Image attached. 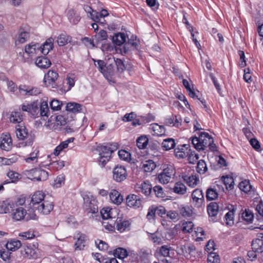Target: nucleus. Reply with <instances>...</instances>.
<instances>
[{
    "label": "nucleus",
    "mask_w": 263,
    "mask_h": 263,
    "mask_svg": "<svg viewBox=\"0 0 263 263\" xmlns=\"http://www.w3.org/2000/svg\"><path fill=\"white\" fill-rule=\"evenodd\" d=\"M45 195L41 191L35 192L31 198V203L33 209L40 213L48 214L53 209L52 202L45 200Z\"/></svg>",
    "instance_id": "1"
},
{
    "label": "nucleus",
    "mask_w": 263,
    "mask_h": 263,
    "mask_svg": "<svg viewBox=\"0 0 263 263\" xmlns=\"http://www.w3.org/2000/svg\"><path fill=\"white\" fill-rule=\"evenodd\" d=\"M118 147V144L117 143H108L99 145L97 148V151L99 152V164L103 167L107 162L109 160L111 154L116 151Z\"/></svg>",
    "instance_id": "2"
},
{
    "label": "nucleus",
    "mask_w": 263,
    "mask_h": 263,
    "mask_svg": "<svg viewBox=\"0 0 263 263\" xmlns=\"http://www.w3.org/2000/svg\"><path fill=\"white\" fill-rule=\"evenodd\" d=\"M214 142L213 138L208 133L202 132L199 137H195L192 139V142L195 148L199 151L211 145Z\"/></svg>",
    "instance_id": "3"
},
{
    "label": "nucleus",
    "mask_w": 263,
    "mask_h": 263,
    "mask_svg": "<svg viewBox=\"0 0 263 263\" xmlns=\"http://www.w3.org/2000/svg\"><path fill=\"white\" fill-rule=\"evenodd\" d=\"M15 132L17 137L20 140H26L25 146H31L33 144L35 140V135L32 132L29 133L25 126L20 124L17 125Z\"/></svg>",
    "instance_id": "4"
},
{
    "label": "nucleus",
    "mask_w": 263,
    "mask_h": 263,
    "mask_svg": "<svg viewBox=\"0 0 263 263\" xmlns=\"http://www.w3.org/2000/svg\"><path fill=\"white\" fill-rule=\"evenodd\" d=\"M175 170L170 164H164L162 166V171L157 175V178L162 184H167L175 175Z\"/></svg>",
    "instance_id": "5"
},
{
    "label": "nucleus",
    "mask_w": 263,
    "mask_h": 263,
    "mask_svg": "<svg viewBox=\"0 0 263 263\" xmlns=\"http://www.w3.org/2000/svg\"><path fill=\"white\" fill-rule=\"evenodd\" d=\"M189 147L186 144L182 145V158H186L189 163L195 164L199 159V156L189 148Z\"/></svg>",
    "instance_id": "6"
},
{
    "label": "nucleus",
    "mask_w": 263,
    "mask_h": 263,
    "mask_svg": "<svg viewBox=\"0 0 263 263\" xmlns=\"http://www.w3.org/2000/svg\"><path fill=\"white\" fill-rule=\"evenodd\" d=\"M59 78V73L57 71L49 70L44 77L43 82L47 86H51L52 88H56L55 82Z\"/></svg>",
    "instance_id": "7"
},
{
    "label": "nucleus",
    "mask_w": 263,
    "mask_h": 263,
    "mask_svg": "<svg viewBox=\"0 0 263 263\" xmlns=\"http://www.w3.org/2000/svg\"><path fill=\"white\" fill-rule=\"evenodd\" d=\"M127 171L124 166L117 165L113 170V178L118 182L124 180L127 177Z\"/></svg>",
    "instance_id": "8"
},
{
    "label": "nucleus",
    "mask_w": 263,
    "mask_h": 263,
    "mask_svg": "<svg viewBox=\"0 0 263 263\" xmlns=\"http://www.w3.org/2000/svg\"><path fill=\"white\" fill-rule=\"evenodd\" d=\"M126 204L130 208L138 209L141 206L142 200L138 195L130 194L126 197Z\"/></svg>",
    "instance_id": "9"
},
{
    "label": "nucleus",
    "mask_w": 263,
    "mask_h": 263,
    "mask_svg": "<svg viewBox=\"0 0 263 263\" xmlns=\"http://www.w3.org/2000/svg\"><path fill=\"white\" fill-rule=\"evenodd\" d=\"M15 206H16L14 202L10 199L1 201H0V214L11 213Z\"/></svg>",
    "instance_id": "10"
},
{
    "label": "nucleus",
    "mask_w": 263,
    "mask_h": 263,
    "mask_svg": "<svg viewBox=\"0 0 263 263\" xmlns=\"http://www.w3.org/2000/svg\"><path fill=\"white\" fill-rule=\"evenodd\" d=\"M12 140L10 134H3L1 136L0 147L2 150L9 151L12 147Z\"/></svg>",
    "instance_id": "11"
},
{
    "label": "nucleus",
    "mask_w": 263,
    "mask_h": 263,
    "mask_svg": "<svg viewBox=\"0 0 263 263\" xmlns=\"http://www.w3.org/2000/svg\"><path fill=\"white\" fill-rule=\"evenodd\" d=\"M193 200L197 207H200L204 202V196L202 190L196 189L192 194Z\"/></svg>",
    "instance_id": "12"
},
{
    "label": "nucleus",
    "mask_w": 263,
    "mask_h": 263,
    "mask_svg": "<svg viewBox=\"0 0 263 263\" xmlns=\"http://www.w3.org/2000/svg\"><path fill=\"white\" fill-rule=\"evenodd\" d=\"M55 121L56 123L58 125H65L67 124L68 122V119L64 116L62 115H58L54 116L51 115L50 118L48 119V122H47V126H52V121Z\"/></svg>",
    "instance_id": "13"
},
{
    "label": "nucleus",
    "mask_w": 263,
    "mask_h": 263,
    "mask_svg": "<svg viewBox=\"0 0 263 263\" xmlns=\"http://www.w3.org/2000/svg\"><path fill=\"white\" fill-rule=\"evenodd\" d=\"M11 216L13 220L15 221H20L24 219L26 215L27 212L23 207H16L12 210Z\"/></svg>",
    "instance_id": "14"
},
{
    "label": "nucleus",
    "mask_w": 263,
    "mask_h": 263,
    "mask_svg": "<svg viewBox=\"0 0 263 263\" xmlns=\"http://www.w3.org/2000/svg\"><path fill=\"white\" fill-rule=\"evenodd\" d=\"M84 204L87 207V210L88 213L95 214L98 212V207L97 204V201L95 199L89 200L88 198H84Z\"/></svg>",
    "instance_id": "15"
},
{
    "label": "nucleus",
    "mask_w": 263,
    "mask_h": 263,
    "mask_svg": "<svg viewBox=\"0 0 263 263\" xmlns=\"http://www.w3.org/2000/svg\"><path fill=\"white\" fill-rule=\"evenodd\" d=\"M74 238L77 239L75 243L76 249L79 250H83L86 245L87 236L84 234L78 233Z\"/></svg>",
    "instance_id": "16"
},
{
    "label": "nucleus",
    "mask_w": 263,
    "mask_h": 263,
    "mask_svg": "<svg viewBox=\"0 0 263 263\" xmlns=\"http://www.w3.org/2000/svg\"><path fill=\"white\" fill-rule=\"evenodd\" d=\"M35 65L41 69H47L51 65V61L47 57L41 56L37 57L35 61Z\"/></svg>",
    "instance_id": "17"
},
{
    "label": "nucleus",
    "mask_w": 263,
    "mask_h": 263,
    "mask_svg": "<svg viewBox=\"0 0 263 263\" xmlns=\"http://www.w3.org/2000/svg\"><path fill=\"white\" fill-rule=\"evenodd\" d=\"M34 176L32 178L33 181H41L46 180L48 177V173L44 170L36 168L33 171Z\"/></svg>",
    "instance_id": "18"
},
{
    "label": "nucleus",
    "mask_w": 263,
    "mask_h": 263,
    "mask_svg": "<svg viewBox=\"0 0 263 263\" xmlns=\"http://www.w3.org/2000/svg\"><path fill=\"white\" fill-rule=\"evenodd\" d=\"M54 39L49 37L46 40L40 48L41 52L44 55H47L53 48Z\"/></svg>",
    "instance_id": "19"
},
{
    "label": "nucleus",
    "mask_w": 263,
    "mask_h": 263,
    "mask_svg": "<svg viewBox=\"0 0 263 263\" xmlns=\"http://www.w3.org/2000/svg\"><path fill=\"white\" fill-rule=\"evenodd\" d=\"M109 195L111 202L116 204H121L123 200V196L116 190H111Z\"/></svg>",
    "instance_id": "20"
},
{
    "label": "nucleus",
    "mask_w": 263,
    "mask_h": 263,
    "mask_svg": "<svg viewBox=\"0 0 263 263\" xmlns=\"http://www.w3.org/2000/svg\"><path fill=\"white\" fill-rule=\"evenodd\" d=\"M40 116L41 117L48 118L50 115V111L49 109L48 104L47 101H43L40 105Z\"/></svg>",
    "instance_id": "21"
},
{
    "label": "nucleus",
    "mask_w": 263,
    "mask_h": 263,
    "mask_svg": "<svg viewBox=\"0 0 263 263\" xmlns=\"http://www.w3.org/2000/svg\"><path fill=\"white\" fill-rule=\"evenodd\" d=\"M112 40L115 45L117 46H121L126 42V35L123 32H119L112 38Z\"/></svg>",
    "instance_id": "22"
},
{
    "label": "nucleus",
    "mask_w": 263,
    "mask_h": 263,
    "mask_svg": "<svg viewBox=\"0 0 263 263\" xmlns=\"http://www.w3.org/2000/svg\"><path fill=\"white\" fill-rule=\"evenodd\" d=\"M22 246L21 242L17 239H11L8 241L6 245V248L10 250V251L14 252L18 250Z\"/></svg>",
    "instance_id": "23"
},
{
    "label": "nucleus",
    "mask_w": 263,
    "mask_h": 263,
    "mask_svg": "<svg viewBox=\"0 0 263 263\" xmlns=\"http://www.w3.org/2000/svg\"><path fill=\"white\" fill-rule=\"evenodd\" d=\"M95 63H97L98 69L100 72H101L104 77H107L110 76V73L107 70V68L106 67V64L103 60H96L93 59Z\"/></svg>",
    "instance_id": "24"
},
{
    "label": "nucleus",
    "mask_w": 263,
    "mask_h": 263,
    "mask_svg": "<svg viewBox=\"0 0 263 263\" xmlns=\"http://www.w3.org/2000/svg\"><path fill=\"white\" fill-rule=\"evenodd\" d=\"M151 128L154 132L153 135L154 136H162L165 134V129L163 125L155 123L151 125Z\"/></svg>",
    "instance_id": "25"
},
{
    "label": "nucleus",
    "mask_w": 263,
    "mask_h": 263,
    "mask_svg": "<svg viewBox=\"0 0 263 263\" xmlns=\"http://www.w3.org/2000/svg\"><path fill=\"white\" fill-rule=\"evenodd\" d=\"M67 16L69 22L73 25L78 24L81 20L80 16L77 14L73 9L68 10Z\"/></svg>",
    "instance_id": "26"
},
{
    "label": "nucleus",
    "mask_w": 263,
    "mask_h": 263,
    "mask_svg": "<svg viewBox=\"0 0 263 263\" xmlns=\"http://www.w3.org/2000/svg\"><path fill=\"white\" fill-rule=\"evenodd\" d=\"M66 109L68 111L76 114L80 112L82 110V105L77 103L69 102L67 103Z\"/></svg>",
    "instance_id": "27"
},
{
    "label": "nucleus",
    "mask_w": 263,
    "mask_h": 263,
    "mask_svg": "<svg viewBox=\"0 0 263 263\" xmlns=\"http://www.w3.org/2000/svg\"><path fill=\"white\" fill-rule=\"evenodd\" d=\"M152 186L151 184L146 182L141 183L140 186L137 189V191L141 192L145 196L150 195L152 193Z\"/></svg>",
    "instance_id": "28"
},
{
    "label": "nucleus",
    "mask_w": 263,
    "mask_h": 263,
    "mask_svg": "<svg viewBox=\"0 0 263 263\" xmlns=\"http://www.w3.org/2000/svg\"><path fill=\"white\" fill-rule=\"evenodd\" d=\"M23 116L21 111H12L10 116V122L13 123H20L23 121Z\"/></svg>",
    "instance_id": "29"
},
{
    "label": "nucleus",
    "mask_w": 263,
    "mask_h": 263,
    "mask_svg": "<svg viewBox=\"0 0 263 263\" xmlns=\"http://www.w3.org/2000/svg\"><path fill=\"white\" fill-rule=\"evenodd\" d=\"M252 248L255 252L261 253L263 252V240L259 238L254 239L252 242Z\"/></svg>",
    "instance_id": "30"
},
{
    "label": "nucleus",
    "mask_w": 263,
    "mask_h": 263,
    "mask_svg": "<svg viewBox=\"0 0 263 263\" xmlns=\"http://www.w3.org/2000/svg\"><path fill=\"white\" fill-rule=\"evenodd\" d=\"M71 37L65 33H62L57 37V43L59 46H64L70 42Z\"/></svg>",
    "instance_id": "31"
},
{
    "label": "nucleus",
    "mask_w": 263,
    "mask_h": 263,
    "mask_svg": "<svg viewBox=\"0 0 263 263\" xmlns=\"http://www.w3.org/2000/svg\"><path fill=\"white\" fill-rule=\"evenodd\" d=\"M180 118H177V116L166 117L164 122V125L168 126H178Z\"/></svg>",
    "instance_id": "32"
},
{
    "label": "nucleus",
    "mask_w": 263,
    "mask_h": 263,
    "mask_svg": "<svg viewBox=\"0 0 263 263\" xmlns=\"http://www.w3.org/2000/svg\"><path fill=\"white\" fill-rule=\"evenodd\" d=\"M182 83L183 86L186 88V90L189 92V96L191 98H195L196 96L195 92L193 90V84L192 83V81L189 80V81L183 79L182 80Z\"/></svg>",
    "instance_id": "33"
},
{
    "label": "nucleus",
    "mask_w": 263,
    "mask_h": 263,
    "mask_svg": "<svg viewBox=\"0 0 263 263\" xmlns=\"http://www.w3.org/2000/svg\"><path fill=\"white\" fill-rule=\"evenodd\" d=\"M156 167V164L152 160L145 161L142 165V168L145 172H152Z\"/></svg>",
    "instance_id": "34"
},
{
    "label": "nucleus",
    "mask_w": 263,
    "mask_h": 263,
    "mask_svg": "<svg viewBox=\"0 0 263 263\" xmlns=\"http://www.w3.org/2000/svg\"><path fill=\"white\" fill-rule=\"evenodd\" d=\"M218 195L217 189L216 186L214 188H209L206 192V198L208 200L216 199Z\"/></svg>",
    "instance_id": "35"
},
{
    "label": "nucleus",
    "mask_w": 263,
    "mask_h": 263,
    "mask_svg": "<svg viewBox=\"0 0 263 263\" xmlns=\"http://www.w3.org/2000/svg\"><path fill=\"white\" fill-rule=\"evenodd\" d=\"M89 10H91L92 12H89L90 13V18L93 21L95 22L98 23L100 24L103 25L104 24L105 20H103V21H101V16L99 15V12L94 11L92 9V8L90 7H87Z\"/></svg>",
    "instance_id": "36"
},
{
    "label": "nucleus",
    "mask_w": 263,
    "mask_h": 263,
    "mask_svg": "<svg viewBox=\"0 0 263 263\" xmlns=\"http://www.w3.org/2000/svg\"><path fill=\"white\" fill-rule=\"evenodd\" d=\"M219 206L216 202H211L208 206L207 210L210 216H215L218 212Z\"/></svg>",
    "instance_id": "37"
},
{
    "label": "nucleus",
    "mask_w": 263,
    "mask_h": 263,
    "mask_svg": "<svg viewBox=\"0 0 263 263\" xmlns=\"http://www.w3.org/2000/svg\"><path fill=\"white\" fill-rule=\"evenodd\" d=\"M175 146V142L173 139L167 138L164 139L162 143V147L164 151H168L173 148Z\"/></svg>",
    "instance_id": "38"
},
{
    "label": "nucleus",
    "mask_w": 263,
    "mask_h": 263,
    "mask_svg": "<svg viewBox=\"0 0 263 263\" xmlns=\"http://www.w3.org/2000/svg\"><path fill=\"white\" fill-rule=\"evenodd\" d=\"M129 226L130 223L128 221L119 220L117 222L116 228L120 232H123L126 231L129 227Z\"/></svg>",
    "instance_id": "39"
},
{
    "label": "nucleus",
    "mask_w": 263,
    "mask_h": 263,
    "mask_svg": "<svg viewBox=\"0 0 263 263\" xmlns=\"http://www.w3.org/2000/svg\"><path fill=\"white\" fill-rule=\"evenodd\" d=\"M114 256L119 259H124L128 256L127 250L123 248H118L114 250Z\"/></svg>",
    "instance_id": "40"
},
{
    "label": "nucleus",
    "mask_w": 263,
    "mask_h": 263,
    "mask_svg": "<svg viewBox=\"0 0 263 263\" xmlns=\"http://www.w3.org/2000/svg\"><path fill=\"white\" fill-rule=\"evenodd\" d=\"M39 154V151L35 149L34 152L31 153L28 157L25 159V161L28 163H34L37 162V160L39 159L38 155Z\"/></svg>",
    "instance_id": "41"
},
{
    "label": "nucleus",
    "mask_w": 263,
    "mask_h": 263,
    "mask_svg": "<svg viewBox=\"0 0 263 263\" xmlns=\"http://www.w3.org/2000/svg\"><path fill=\"white\" fill-rule=\"evenodd\" d=\"M185 251L182 248L183 255L186 258H190L191 255H194L195 253V247L193 245H190L187 247L184 246Z\"/></svg>",
    "instance_id": "42"
},
{
    "label": "nucleus",
    "mask_w": 263,
    "mask_h": 263,
    "mask_svg": "<svg viewBox=\"0 0 263 263\" xmlns=\"http://www.w3.org/2000/svg\"><path fill=\"white\" fill-rule=\"evenodd\" d=\"M183 178L184 181L186 184L191 187H194L197 184V182L199 181L198 179L196 176L192 175L188 177H185Z\"/></svg>",
    "instance_id": "43"
},
{
    "label": "nucleus",
    "mask_w": 263,
    "mask_h": 263,
    "mask_svg": "<svg viewBox=\"0 0 263 263\" xmlns=\"http://www.w3.org/2000/svg\"><path fill=\"white\" fill-rule=\"evenodd\" d=\"M63 105L62 101L55 99L50 102V106L53 111L60 110Z\"/></svg>",
    "instance_id": "44"
},
{
    "label": "nucleus",
    "mask_w": 263,
    "mask_h": 263,
    "mask_svg": "<svg viewBox=\"0 0 263 263\" xmlns=\"http://www.w3.org/2000/svg\"><path fill=\"white\" fill-rule=\"evenodd\" d=\"M39 45L37 44H30L26 46L25 51L29 56H32L35 53L36 49H38Z\"/></svg>",
    "instance_id": "45"
},
{
    "label": "nucleus",
    "mask_w": 263,
    "mask_h": 263,
    "mask_svg": "<svg viewBox=\"0 0 263 263\" xmlns=\"http://www.w3.org/2000/svg\"><path fill=\"white\" fill-rule=\"evenodd\" d=\"M148 142V139L145 136H141L137 140V145L140 149L145 148Z\"/></svg>",
    "instance_id": "46"
},
{
    "label": "nucleus",
    "mask_w": 263,
    "mask_h": 263,
    "mask_svg": "<svg viewBox=\"0 0 263 263\" xmlns=\"http://www.w3.org/2000/svg\"><path fill=\"white\" fill-rule=\"evenodd\" d=\"M197 172L200 174H204L208 170L205 162L203 160L198 161L196 167Z\"/></svg>",
    "instance_id": "47"
},
{
    "label": "nucleus",
    "mask_w": 263,
    "mask_h": 263,
    "mask_svg": "<svg viewBox=\"0 0 263 263\" xmlns=\"http://www.w3.org/2000/svg\"><path fill=\"white\" fill-rule=\"evenodd\" d=\"M29 37V33L27 31H22L18 34L17 39L15 41L16 45L26 42Z\"/></svg>",
    "instance_id": "48"
},
{
    "label": "nucleus",
    "mask_w": 263,
    "mask_h": 263,
    "mask_svg": "<svg viewBox=\"0 0 263 263\" xmlns=\"http://www.w3.org/2000/svg\"><path fill=\"white\" fill-rule=\"evenodd\" d=\"M239 188L242 191L247 193L252 189V185L250 184L249 180H245L239 183Z\"/></svg>",
    "instance_id": "49"
},
{
    "label": "nucleus",
    "mask_w": 263,
    "mask_h": 263,
    "mask_svg": "<svg viewBox=\"0 0 263 263\" xmlns=\"http://www.w3.org/2000/svg\"><path fill=\"white\" fill-rule=\"evenodd\" d=\"M128 44L133 47V49L138 50L139 45V41L137 39L136 36L132 35L129 39L127 42Z\"/></svg>",
    "instance_id": "50"
},
{
    "label": "nucleus",
    "mask_w": 263,
    "mask_h": 263,
    "mask_svg": "<svg viewBox=\"0 0 263 263\" xmlns=\"http://www.w3.org/2000/svg\"><path fill=\"white\" fill-rule=\"evenodd\" d=\"M153 192L158 198L163 199L165 197V193L163 188L160 185L155 186L153 187Z\"/></svg>",
    "instance_id": "51"
},
{
    "label": "nucleus",
    "mask_w": 263,
    "mask_h": 263,
    "mask_svg": "<svg viewBox=\"0 0 263 263\" xmlns=\"http://www.w3.org/2000/svg\"><path fill=\"white\" fill-rule=\"evenodd\" d=\"M18 236L22 237L25 240L32 239L36 236L34 232L31 230H29L26 232L20 233Z\"/></svg>",
    "instance_id": "52"
},
{
    "label": "nucleus",
    "mask_w": 263,
    "mask_h": 263,
    "mask_svg": "<svg viewBox=\"0 0 263 263\" xmlns=\"http://www.w3.org/2000/svg\"><path fill=\"white\" fill-rule=\"evenodd\" d=\"M182 231L184 233H191L193 231L194 224L191 221H186L182 224Z\"/></svg>",
    "instance_id": "53"
},
{
    "label": "nucleus",
    "mask_w": 263,
    "mask_h": 263,
    "mask_svg": "<svg viewBox=\"0 0 263 263\" xmlns=\"http://www.w3.org/2000/svg\"><path fill=\"white\" fill-rule=\"evenodd\" d=\"M68 145L65 142H62L59 145L55 147L53 151V155L55 156H58L60 153L65 148L68 147Z\"/></svg>",
    "instance_id": "54"
},
{
    "label": "nucleus",
    "mask_w": 263,
    "mask_h": 263,
    "mask_svg": "<svg viewBox=\"0 0 263 263\" xmlns=\"http://www.w3.org/2000/svg\"><path fill=\"white\" fill-rule=\"evenodd\" d=\"M7 176L11 180V182L12 183L16 182L20 178V175L18 173L13 171H9L7 173Z\"/></svg>",
    "instance_id": "55"
},
{
    "label": "nucleus",
    "mask_w": 263,
    "mask_h": 263,
    "mask_svg": "<svg viewBox=\"0 0 263 263\" xmlns=\"http://www.w3.org/2000/svg\"><path fill=\"white\" fill-rule=\"evenodd\" d=\"M65 176L63 174H61L58 176L54 180L53 186L55 188L61 187L65 182Z\"/></svg>",
    "instance_id": "56"
},
{
    "label": "nucleus",
    "mask_w": 263,
    "mask_h": 263,
    "mask_svg": "<svg viewBox=\"0 0 263 263\" xmlns=\"http://www.w3.org/2000/svg\"><path fill=\"white\" fill-rule=\"evenodd\" d=\"M10 250L6 249H2L0 250V256L4 261L9 260L10 258Z\"/></svg>",
    "instance_id": "57"
},
{
    "label": "nucleus",
    "mask_w": 263,
    "mask_h": 263,
    "mask_svg": "<svg viewBox=\"0 0 263 263\" xmlns=\"http://www.w3.org/2000/svg\"><path fill=\"white\" fill-rule=\"evenodd\" d=\"M111 209L108 207L102 209L100 211L102 218L103 219L111 218L112 217L111 216Z\"/></svg>",
    "instance_id": "58"
},
{
    "label": "nucleus",
    "mask_w": 263,
    "mask_h": 263,
    "mask_svg": "<svg viewBox=\"0 0 263 263\" xmlns=\"http://www.w3.org/2000/svg\"><path fill=\"white\" fill-rule=\"evenodd\" d=\"M224 218L227 224L231 226L234 223V212L233 211H229L226 214Z\"/></svg>",
    "instance_id": "59"
},
{
    "label": "nucleus",
    "mask_w": 263,
    "mask_h": 263,
    "mask_svg": "<svg viewBox=\"0 0 263 263\" xmlns=\"http://www.w3.org/2000/svg\"><path fill=\"white\" fill-rule=\"evenodd\" d=\"M118 156L120 159L128 161L130 159V154L125 150L121 149L119 151Z\"/></svg>",
    "instance_id": "60"
},
{
    "label": "nucleus",
    "mask_w": 263,
    "mask_h": 263,
    "mask_svg": "<svg viewBox=\"0 0 263 263\" xmlns=\"http://www.w3.org/2000/svg\"><path fill=\"white\" fill-rule=\"evenodd\" d=\"M68 87L67 91L70 90L75 85V80L73 74L67 75L66 79Z\"/></svg>",
    "instance_id": "61"
},
{
    "label": "nucleus",
    "mask_w": 263,
    "mask_h": 263,
    "mask_svg": "<svg viewBox=\"0 0 263 263\" xmlns=\"http://www.w3.org/2000/svg\"><path fill=\"white\" fill-rule=\"evenodd\" d=\"M220 259L219 255L215 253L211 252L209 255L208 261L211 263H219Z\"/></svg>",
    "instance_id": "62"
},
{
    "label": "nucleus",
    "mask_w": 263,
    "mask_h": 263,
    "mask_svg": "<svg viewBox=\"0 0 263 263\" xmlns=\"http://www.w3.org/2000/svg\"><path fill=\"white\" fill-rule=\"evenodd\" d=\"M119 49L120 51V53L122 54H124L128 53L131 50H134L133 47L128 44L127 43H125L123 46H119Z\"/></svg>",
    "instance_id": "63"
},
{
    "label": "nucleus",
    "mask_w": 263,
    "mask_h": 263,
    "mask_svg": "<svg viewBox=\"0 0 263 263\" xmlns=\"http://www.w3.org/2000/svg\"><path fill=\"white\" fill-rule=\"evenodd\" d=\"M167 217L172 220L173 222H176L179 220V215L175 211H170L167 213Z\"/></svg>",
    "instance_id": "64"
}]
</instances>
